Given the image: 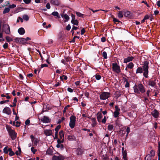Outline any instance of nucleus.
<instances>
[{"label":"nucleus","mask_w":160,"mask_h":160,"mask_svg":"<svg viewBox=\"0 0 160 160\" xmlns=\"http://www.w3.org/2000/svg\"><path fill=\"white\" fill-rule=\"evenodd\" d=\"M70 119L69 126L71 128H74L75 125L76 117L72 115L70 117Z\"/></svg>","instance_id":"obj_4"},{"label":"nucleus","mask_w":160,"mask_h":160,"mask_svg":"<svg viewBox=\"0 0 160 160\" xmlns=\"http://www.w3.org/2000/svg\"><path fill=\"white\" fill-rule=\"evenodd\" d=\"M12 140L16 138V133L14 131L12 130L8 132Z\"/></svg>","instance_id":"obj_11"},{"label":"nucleus","mask_w":160,"mask_h":160,"mask_svg":"<svg viewBox=\"0 0 160 160\" xmlns=\"http://www.w3.org/2000/svg\"><path fill=\"white\" fill-rule=\"evenodd\" d=\"M151 160V155L149 154H148L145 158V160Z\"/></svg>","instance_id":"obj_37"},{"label":"nucleus","mask_w":160,"mask_h":160,"mask_svg":"<svg viewBox=\"0 0 160 160\" xmlns=\"http://www.w3.org/2000/svg\"><path fill=\"white\" fill-rule=\"evenodd\" d=\"M123 13L122 11H120L118 13V16L119 18H122L123 17Z\"/></svg>","instance_id":"obj_40"},{"label":"nucleus","mask_w":160,"mask_h":160,"mask_svg":"<svg viewBox=\"0 0 160 160\" xmlns=\"http://www.w3.org/2000/svg\"><path fill=\"white\" fill-rule=\"evenodd\" d=\"M41 121L44 123H48L50 122V120L49 118L47 116H44L41 119Z\"/></svg>","instance_id":"obj_9"},{"label":"nucleus","mask_w":160,"mask_h":160,"mask_svg":"<svg viewBox=\"0 0 160 160\" xmlns=\"http://www.w3.org/2000/svg\"><path fill=\"white\" fill-rule=\"evenodd\" d=\"M106 116H104V118L102 120V122L103 123H105L106 121Z\"/></svg>","instance_id":"obj_54"},{"label":"nucleus","mask_w":160,"mask_h":160,"mask_svg":"<svg viewBox=\"0 0 160 160\" xmlns=\"http://www.w3.org/2000/svg\"><path fill=\"white\" fill-rule=\"evenodd\" d=\"M23 19L26 21H28L29 20V17L27 15H24L22 16Z\"/></svg>","instance_id":"obj_38"},{"label":"nucleus","mask_w":160,"mask_h":160,"mask_svg":"<svg viewBox=\"0 0 160 160\" xmlns=\"http://www.w3.org/2000/svg\"><path fill=\"white\" fill-rule=\"evenodd\" d=\"M53 152L52 150L49 148V149H48L46 152V153L48 154H52Z\"/></svg>","instance_id":"obj_33"},{"label":"nucleus","mask_w":160,"mask_h":160,"mask_svg":"<svg viewBox=\"0 0 160 160\" xmlns=\"http://www.w3.org/2000/svg\"><path fill=\"white\" fill-rule=\"evenodd\" d=\"M11 110L10 108L8 107H5L3 109L2 112L8 115H10L11 113Z\"/></svg>","instance_id":"obj_8"},{"label":"nucleus","mask_w":160,"mask_h":160,"mask_svg":"<svg viewBox=\"0 0 160 160\" xmlns=\"http://www.w3.org/2000/svg\"><path fill=\"white\" fill-rule=\"evenodd\" d=\"M71 26L70 24H68L66 27V29L68 31H69L71 29Z\"/></svg>","instance_id":"obj_58"},{"label":"nucleus","mask_w":160,"mask_h":160,"mask_svg":"<svg viewBox=\"0 0 160 160\" xmlns=\"http://www.w3.org/2000/svg\"><path fill=\"white\" fill-rule=\"evenodd\" d=\"M9 102V100H4V101H0V104H3L5 103H7L8 102Z\"/></svg>","instance_id":"obj_52"},{"label":"nucleus","mask_w":160,"mask_h":160,"mask_svg":"<svg viewBox=\"0 0 160 160\" xmlns=\"http://www.w3.org/2000/svg\"><path fill=\"white\" fill-rule=\"evenodd\" d=\"M151 155V157H154L155 155V151L153 150H152L150 152V154Z\"/></svg>","instance_id":"obj_41"},{"label":"nucleus","mask_w":160,"mask_h":160,"mask_svg":"<svg viewBox=\"0 0 160 160\" xmlns=\"http://www.w3.org/2000/svg\"><path fill=\"white\" fill-rule=\"evenodd\" d=\"M59 139L64 140V133L63 131H61L59 132Z\"/></svg>","instance_id":"obj_22"},{"label":"nucleus","mask_w":160,"mask_h":160,"mask_svg":"<svg viewBox=\"0 0 160 160\" xmlns=\"http://www.w3.org/2000/svg\"><path fill=\"white\" fill-rule=\"evenodd\" d=\"M102 56L104 59H107V52H102Z\"/></svg>","instance_id":"obj_42"},{"label":"nucleus","mask_w":160,"mask_h":160,"mask_svg":"<svg viewBox=\"0 0 160 160\" xmlns=\"http://www.w3.org/2000/svg\"><path fill=\"white\" fill-rule=\"evenodd\" d=\"M68 91L69 92H72L73 91V89L70 88H68Z\"/></svg>","instance_id":"obj_62"},{"label":"nucleus","mask_w":160,"mask_h":160,"mask_svg":"<svg viewBox=\"0 0 160 160\" xmlns=\"http://www.w3.org/2000/svg\"><path fill=\"white\" fill-rule=\"evenodd\" d=\"M149 62L147 61L144 62L143 64L142 68L138 67L137 69L136 73H141L143 71V75L145 78L148 77V69Z\"/></svg>","instance_id":"obj_1"},{"label":"nucleus","mask_w":160,"mask_h":160,"mask_svg":"<svg viewBox=\"0 0 160 160\" xmlns=\"http://www.w3.org/2000/svg\"><path fill=\"white\" fill-rule=\"evenodd\" d=\"M115 111L113 113V115L115 118H117L120 114V109L119 108L118 106L117 105H116L115 107Z\"/></svg>","instance_id":"obj_7"},{"label":"nucleus","mask_w":160,"mask_h":160,"mask_svg":"<svg viewBox=\"0 0 160 160\" xmlns=\"http://www.w3.org/2000/svg\"><path fill=\"white\" fill-rule=\"evenodd\" d=\"M92 120V127H94L97 124L96 119L94 118H92L91 119Z\"/></svg>","instance_id":"obj_21"},{"label":"nucleus","mask_w":160,"mask_h":160,"mask_svg":"<svg viewBox=\"0 0 160 160\" xmlns=\"http://www.w3.org/2000/svg\"><path fill=\"white\" fill-rule=\"evenodd\" d=\"M134 64L132 62L129 63L127 66V68H128L132 69L134 66Z\"/></svg>","instance_id":"obj_26"},{"label":"nucleus","mask_w":160,"mask_h":160,"mask_svg":"<svg viewBox=\"0 0 160 160\" xmlns=\"http://www.w3.org/2000/svg\"><path fill=\"white\" fill-rule=\"evenodd\" d=\"M124 15L125 17H130V12L128 11H126L124 12Z\"/></svg>","instance_id":"obj_28"},{"label":"nucleus","mask_w":160,"mask_h":160,"mask_svg":"<svg viewBox=\"0 0 160 160\" xmlns=\"http://www.w3.org/2000/svg\"><path fill=\"white\" fill-rule=\"evenodd\" d=\"M126 132L127 133V136H128V134L130 132V128L129 127L127 128L126 129Z\"/></svg>","instance_id":"obj_59"},{"label":"nucleus","mask_w":160,"mask_h":160,"mask_svg":"<svg viewBox=\"0 0 160 160\" xmlns=\"http://www.w3.org/2000/svg\"><path fill=\"white\" fill-rule=\"evenodd\" d=\"M122 155L123 157L124 156L126 157L127 156V153L126 151V150H125L124 151H123L122 152Z\"/></svg>","instance_id":"obj_57"},{"label":"nucleus","mask_w":160,"mask_h":160,"mask_svg":"<svg viewBox=\"0 0 160 160\" xmlns=\"http://www.w3.org/2000/svg\"><path fill=\"white\" fill-rule=\"evenodd\" d=\"M8 150L9 151V155L10 156H12L14 155V154H15L14 153V152H13L12 151V149L11 148H9V149H8Z\"/></svg>","instance_id":"obj_31"},{"label":"nucleus","mask_w":160,"mask_h":160,"mask_svg":"<svg viewBox=\"0 0 160 160\" xmlns=\"http://www.w3.org/2000/svg\"><path fill=\"white\" fill-rule=\"evenodd\" d=\"M68 140L69 141H74L76 140L75 137L73 135H68L67 138Z\"/></svg>","instance_id":"obj_16"},{"label":"nucleus","mask_w":160,"mask_h":160,"mask_svg":"<svg viewBox=\"0 0 160 160\" xmlns=\"http://www.w3.org/2000/svg\"><path fill=\"white\" fill-rule=\"evenodd\" d=\"M48 66V65L46 64H43L41 65V68H43L44 67H47Z\"/></svg>","instance_id":"obj_61"},{"label":"nucleus","mask_w":160,"mask_h":160,"mask_svg":"<svg viewBox=\"0 0 160 160\" xmlns=\"http://www.w3.org/2000/svg\"><path fill=\"white\" fill-rule=\"evenodd\" d=\"M61 17L62 18H64L65 19V22H68L69 19V17L67 14H61Z\"/></svg>","instance_id":"obj_20"},{"label":"nucleus","mask_w":160,"mask_h":160,"mask_svg":"<svg viewBox=\"0 0 160 160\" xmlns=\"http://www.w3.org/2000/svg\"><path fill=\"white\" fill-rule=\"evenodd\" d=\"M9 11L10 8L9 7L5 8L3 12V14H4L6 13H8L9 12Z\"/></svg>","instance_id":"obj_32"},{"label":"nucleus","mask_w":160,"mask_h":160,"mask_svg":"<svg viewBox=\"0 0 160 160\" xmlns=\"http://www.w3.org/2000/svg\"><path fill=\"white\" fill-rule=\"evenodd\" d=\"M6 128H7V129L8 132H9L11 131H12V129H11V128L10 127L7 126L6 127Z\"/></svg>","instance_id":"obj_55"},{"label":"nucleus","mask_w":160,"mask_h":160,"mask_svg":"<svg viewBox=\"0 0 160 160\" xmlns=\"http://www.w3.org/2000/svg\"><path fill=\"white\" fill-rule=\"evenodd\" d=\"M84 95L87 97L88 98L89 97V93L87 92H86L84 93Z\"/></svg>","instance_id":"obj_60"},{"label":"nucleus","mask_w":160,"mask_h":160,"mask_svg":"<svg viewBox=\"0 0 160 160\" xmlns=\"http://www.w3.org/2000/svg\"><path fill=\"white\" fill-rule=\"evenodd\" d=\"M18 32L20 34L22 35L25 33V30L23 28H21L18 29Z\"/></svg>","instance_id":"obj_17"},{"label":"nucleus","mask_w":160,"mask_h":160,"mask_svg":"<svg viewBox=\"0 0 160 160\" xmlns=\"http://www.w3.org/2000/svg\"><path fill=\"white\" fill-rule=\"evenodd\" d=\"M76 13L77 15L80 17L82 18L84 16V15L81 13L80 12H76Z\"/></svg>","instance_id":"obj_36"},{"label":"nucleus","mask_w":160,"mask_h":160,"mask_svg":"<svg viewBox=\"0 0 160 160\" xmlns=\"http://www.w3.org/2000/svg\"><path fill=\"white\" fill-rule=\"evenodd\" d=\"M23 1L26 4L29 3L31 2V0H23Z\"/></svg>","instance_id":"obj_53"},{"label":"nucleus","mask_w":160,"mask_h":160,"mask_svg":"<svg viewBox=\"0 0 160 160\" xmlns=\"http://www.w3.org/2000/svg\"><path fill=\"white\" fill-rule=\"evenodd\" d=\"M152 115L155 118H158L159 116V112L156 109H154L151 112Z\"/></svg>","instance_id":"obj_10"},{"label":"nucleus","mask_w":160,"mask_h":160,"mask_svg":"<svg viewBox=\"0 0 160 160\" xmlns=\"http://www.w3.org/2000/svg\"><path fill=\"white\" fill-rule=\"evenodd\" d=\"M71 23L74 25H78V22L77 20H72L71 21Z\"/></svg>","instance_id":"obj_29"},{"label":"nucleus","mask_w":160,"mask_h":160,"mask_svg":"<svg viewBox=\"0 0 160 160\" xmlns=\"http://www.w3.org/2000/svg\"><path fill=\"white\" fill-rule=\"evenodd\" d=\"M61 128V126L60 125H58L55 129V130L56 131V132L55 133V137H57L58 132V131Z\"/></svg>","instance_id":"obj_23"},{"label":"nucleus","mask_w":160,"mask_h":160,"mask_svg":"<svg viewBox=\"0 0 160 160\" xmlns=\"http://www.w3.org/2000/svg\"><path fill=\"white\" fill-rule=\"evenodd\" d=\"M156 80H151L148 82V84L151 87H154L156 84Z\"/></svg>","instance_id":"obj_15"},{"label":"nucleus","mask_w":160,"mask_h":160,"mask_svg":"<svg viewBox=\"0 0 160 160\" xmlns=\"http://www.w3.org/2000/svg\"><path fill=\"white\" fill-rule=\"evenodd\" d=\"M96 79L97 80H99L101 78V76L98 74H96L94 76Z\"/></svg>","instance_id":"obj_43"},{"label":"nucleus","mask_w":160,"mask_h":160,"mask_svg":"<svg viewBox=\"0 0 160 160\" xmlns=\"http://www.w3.org/2000/svg\"><path fill=\"white\" fill-rule=\"evenodd\" d=\"M112 69L114 72L117 73H119L121 71L119 66L116 62L112 64Z\"/></svg>","instance_id":"obj_5"},{"label":"nucleus","mask_w":160,"mask_h":160,"mask_svg":"<svg viewBox=\"0 0 160 160\" xmlns=\"http://www.w3.org/2000/svg\"><path fill=\"white\" fill-rule=\"evenodd\" d=\"M8 46V44L7 43L5 42L3 45V47L4 49L7 48Z\"/></svg>","instance_id":"obj_50"},{"label":"nucleus","mask_w":160,"mask_h":160,"mask_svg":"<svg viewBox=\"0 0 160 160\" xmlns=\"http://www.w3.org/2000/svg\"><path fill=\"white\" fill-rule=\"evenodd\" d=\"M151 92V91H150V90H147L146 92V95L147 97H149L150 95V92Z\"/></svg>","instance_id":"obj_48"},{"label":"nucleus","mask_w":160,"mask_h":160,"mask_svg":"<svg viewBox=\"0 0 160 160\" xmlns=\"http://www.w3.org/2000/svg\"><path fill=\"white\" fill-rule=\"evenodd\" d=\"M39 158L38 157H37L36 158H31L29 159L28 160H39Z\"/></svg>","instance_id":"obj_64"},{"label":"nucleus","mask_w":160,"mask_h":160,"mask_svg":"<svg viewBox=\"0 0 160 160\" xmlns=\"http://www.w3.org/2000/svg\"><path fill=\"white\" fill-rule=\"evenodd\" d=\"M21 148L20 147H19L18 148V151H17L16 152H15V154L17 155H19L20 154H21Z\"/></svg>","instance_id":"obj_39"},{"label":"nucleus","mask_w":160,"mask_h":160,"mask_svg":"<svg viewBox=\"0 0 160 160\" xmlns=\"http://www.w3.org/2000/svg\"><path fill=\"white\" fill-rule=\"evenodd\" d=\"M133 59L134 58L133 57H128L127 58L124 59V62L127 63L132 61Z\"/></svg>","instance_id":"obj_14"},{"label":"nucleus","mask_w":160,"mask_h":160,"mask_svg":"<svg viewBox=\"0 0 160 160\" xmlns=\"http://www.w3.org/2000/svg\"><path fill=\"white\" fill-rule=\"evenodd\" d=\"M50 2L52 4L56 6H58L60 4L59 0H51Z\"/></svg>","instance_id":"obj_12"},{"label":"nucleus","mask_w":160,"mask_h":160,"mask_svg":"<svg viewBox=\"0 0 160 160\" xmlns=\"http://www.w3.org/2000/svg\"><path fill=\"white\" fill-rule=\"evenodd\" d=\"M64 141V140H63V139H59L57 141H58V144H60L61 143H62Z\"/></svg>","instance_id":"obj_51"},{"label":"nucleus","mask_w":160,"mask_h":160,"mask_svg":"<svg viewBox=\"0 0 160 160\" xmlns=\"http://www.w3.org/2000/svg\"><path fill=\"white\" fill-rule=\"evenodd\" d=\"M110 93L108 92H103L100 95L101 100H105L110 97Z\"/></svg>","instance_id":"obj_6"},{"label":"nucleus","mask_w":160,"mask_h":160,"mask_svg":"<svg viewBox=\"0 0 160 160\" xmlns=\"http://www.w3.org/2000/svg\"><path fill=\"white\" fill-rule=\"evenodd\" d=\"M2 31L6 34L10 35L11 33L10 27L8 24H3L2 27Z\"/></svg>","instance_id":"obj_3"},{"label":"nucleus","mask_w":160,"mask_h":160,"mask_svg":"<svg viewBox=\"0 0 160 160\" xmlns=\"http://www.w3.org/2000/svg\"><path fill=\"white\" fill-rule=\"evenodd\" d=\"M6 41L8 42H10L13 41V39L10 37L7 36L6 37Z\"/></svg>","instance_id":"obj_34"},{"label":"nucleus","mask_w":160,"mask_h":160,"mask_svg":"<svg viewBox=\"0 0 160 160\" xmlns=\"http://www.w3.org/2000/svg\"><path fill=\"white\" fill-rule=\"evenodd\" d=\"M64 157L60 155L58 157L54 156L53 157L52 160H63Z\"/></svg>","instance_id":"obj_13"},{"label":"nucleus","mask_w":160,"mask_h":160,"mask_svg":"<svg viewBox=\"0 0 160 160\" xmlns=\"http://www.w3.org/2000/svg\"><path fill=\"white\" fill-rule=\"evenodd\" d=\"M102 114L100 112H98L97 114V119L98 121L100 122L101 121V118H102Z\"/></svg>","instance_id":"obj_19"},{"label":"nucleus","mask_w":160,"mask_h":160,"mask_svg":"<svg viewBox=\"0 0 160 160\" xmlns=\"http://www.w3.org/2000/svg\"><path fill=\"white\" fill-rule=\"evenodd\" d=\"M76 153L77 154L81 155L83 153V150L80 148H78L76 150Z\"/></svg>","instance_id":"obj_24"},{"label":"nucleus","mask_w":160,"mask_h":160,"mask_svg":"<svg viewBox=\"0 0 160 160\" xmlns=\"http://www.w3.org/2000/svg\"><path fill=\"white\" fill-rule=\"evenodd\" d=\"M125 81H126V83L125 84V86L126 88H128L129 87V83L128 82V81L127 80V79H126L125 80Z\"/></svg>","instance_id":"obj_47"},{"label":"nucleus","mask_w":160,"mask_h":160,"mask_svg":"<svg viewBox=\"0 0 160 160\" xmlns=\"http://www.w3.org/2000/svg\"><path fill=\"white\" fill-rule=\"evenodd\" d=\"M52 15L55 17H57L59 18H60V16L59 15V13L57 12H53L52 13Z\"/></svg>","instance_id":"obj_27"},{"label":"nucleus","mask_w":160,"mask_h":160,"mask_svg":"<svg viewBox=\"0 0 160 160\" xmlns=\"http://www.w3.org/2000/svg\"><path fill=\"white\" fill-rule=\"evenodd\" d=\"M31 151L33 154H35L36 152L37 151V150L34 149V148L32 147L31 149Z\"/></svg>","instance_id":"obj_46"},{"label":"nucleus","mask_w":160,"mask_h":160,"mask_svg":"<svg viewBox=\"0 0 160 160\" xmlns=\"http://www.w3.org/2000/svg\"><path fill=\"white\" fill-rule=\"evenodd\" d=\"M32 143L34 144V145L36 146L37 145L39 140L38 138H35V139L32 140Z\"/></svg>","instance_id":"obj_25"},{"label":"nucleus","mask_w":160,"mask_h":160,"mask_svg":"<svg viewBox=\"0 0 160 160\" xmlns=\"http://www.w3.org/2000/svg\"><path fill=\"white\" fill-rule=\"evenodd\" d=\"M30 120H29V119H27V120L26 121H25V124H26V125H27L28 124L30 123Z\"/></svg>","instance_id":"obj_63"},{"label":"nucleus","mask_w":160,"mask_h":160,"mask_svg":"<svg viewBox=\"0 0 160 160\" xmlns=\"http://www.w3.org/2000/svg\"><path fill=\"white\" fill-rule=\"evenodd\" d=\"M133 88L134 92L137 94L140 93V92L143 93L145 92L144 87L142 84L135 85Z\"/></svg>","instance_id":"obj_2"},{"label":"nucleus","mask_w":160,"mask_h":160,"mask_svg":"<svg viewBox=\"0 0 160 160\" xmlns=\"http://www.w3.org/2000/svg\"><path fill=\"white\" fill-rule=\"evenodd\" d=\"M9 148H8V146L5 147L3 149V152H4L6 153L7 154L8 153V152H9L8 149H9Z\"/></svg>","instance_id":"obj_30"},{"label":"nucleus","mask_w":160,"mask_h":160,"mask_svg":"<svg viewBox=\"0 0 160 160\" xmlns=\"http://www.w3.org/2000/svg\"><path fill=\"white\" fill-rule=\"evenodd\" d=\"M16 7V5L15 4H12L11 5H9V8H13Z\"/></svg>","instance_id":"obj_49"},{"label":"nucleus","mask_w":160,"mask_h":160,"mask_svg":"<svg viewBox=\"0 0 160 160\" xmlns=\"http://www.w3.org/2000/svg\"><path fill=\"white\" fill-rule=\"evenodd\" d=\"M44 134L47 136H48L52 135V131L50 130H44Z\"/></svg>","instance_id":"obj_18"},{"label":"nucleus","mask_w":160,"mask_h":160,"mask_svg":"<svg viewBox=\"0 0 160 160\" xmlns=\"http://www.w3.org/2000/svg\"><path fill=\"white\" fill-rule=\"evenodd\" d=\"M113 128V126L112 124H109L108 126V129L109 131H112Z\"/></svg>","instance_id":"obj_44"},{"label":"nucleus","mask_w":160,"mask_h":160,"mask_svg":"<svg viewBox=\"0 0 160 160\" xmlns=\"http://www.w3.org/2000/svg\"><path fill=\"white\" fill-rule=\"evenodd\" d=\"M158 160H160V143H159L158 144Z\"/></svg>","instance_id":"obj_35"},{"label":"nucleus","mask_w":160,"mask_h":160,"mask_svg":"<svg viewBox=\"0 0 160 160\" xmlns=\"http://www.w3.org/2000/svg\"><path fill=\"white\" fill-rule=\"evenodd\" d=\"M16 124H15V122H13V125L14 126H16L17 127H19L20 126V123L18 122L17 121L16 122Z\"/></svg>","instance_id":"obj_45"},{"label":"nucleus","mask_w":160,"mask_h":160,"mask_svg":"<svg viewBox=\"0 0 160 160\" xmlns=\"http://www.w3.org/2000/svg\"><path fill=\"white\" fill-rule=\"evenodd\" d=\"M46 7L48 9H50L51 8L50 4L49 3H48L46 5Z\"/></svg>","instance_id":"obj_56"}]
</instances>
